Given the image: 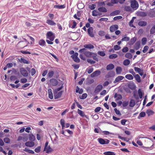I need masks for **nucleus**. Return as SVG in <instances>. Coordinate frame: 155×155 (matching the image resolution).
<instances>
[{"label":"nucleus","mask_w":155,"mask_h":155,"mask_svg":"<svg viewBox=\"0 0 155 155\" xmlns=\"http://www.w3.org/2000/svg\"><path fill=\"white\" fill-rule=\"evenodd\" d=\"M79 52L80 53H84V55L87 57L93 58L94 60L96 61L98 60V58H97V54L96 53L87 51L86 49L85 48L80 49L79 51Z\"/></svg>","instance_id":"1"},{"label":"nucleus","mask_w":155,"mask_h":155,"mask_svg":"<svg viewBox=\"0 0 155 155\" xmlns=\"http://www.w3.org/2000/svg\"><path fill=\"white\" fill-rule=\"evenodd\" d=\"M47 38L51 41H53L55 38L54 34L51 31H49L46 34Z\"/></svg>","instance_id":"2"},{"label":"nucleus","mask_w":155,"mask_h":155,"mask_svg":"<svg viewBox=\"0 0 155 155\" xmlns=\"http://www.w3.org/2000/svg\"><path fill=\"white\" fill-rule=\"evenodd\" d=\"M130 6L134 10H136L139 7V5L136 1L134 0L131 1Z\"/></svg>","instance_id":"3"},{"label":"nucleus","mask_w":155,"mask_h":155,"mask_svg":"<svg viewBox=\"0 0 155 155\" xmlns=\"http://www.w3.org/2000/svg\"><path fill=\"white\" fill-rule=\"evenodd\" d=\"M99 143L101 144H107L109 143L110 140L107 139H103L100 138L97 139Z\"/></svg>","instance_id":"4"},{"label":"nucleus","mask_w":155,"mask_h":155,"mask_svg":"<svg viewBox=\"0 0 155 155\" xmlns=\"http://www.w3.org/2000/svg\"><path fill=\"white\" fill-rule=\"evenodd\" d=\"M78 53L76 52L73 55H72L71 56V58H72L73 60L75 62L77 63H79L80 61V60L79 58L78 57Z\"/></svg>","instance_id":"5"},{"label":"nucleus","mask_w":155,"mask_h":155,"mask_svg":"<svg viewBox=\"0 0 155 155\" xmlns=\"http://www.w3.org/2000/svg\"><path fill=\"white\" fill-rule=\"evenodd\" d=\"M21 74L24 76L26 77L28 76V73L26 69L24 68H21L20 69Z\"/></svg>","instance_id":"6"},{"label":"nucleus","mask_w":155,"mask_h":155,"mask_svg":"<svg viewBox=\"0 0 155 155\" xmlns=\"http://www.w3.org/2000/svg\"><path fill=\"white\" fill-rule=\"evenodd\" d=\"M88 34L91 37L94 36V34L93 33V28L92 27H90L87 30Z\"/></svg>","instance_id":"7"},{"label":"nucleus","mask_w":155,"mask_h":155,"mask_svg":"<svg viewBox=\"0 0 155 155\" xmlns=\"http://www.w3.org/2000/svg\"><path fill=\"white\" fill-rule=\"evenodd\" d=\"M103 88V86L102 85H98L95 88L94 92L95 94H97L99 92H100Z\"/></svg>","instance_id":"8"},{"label":"nucleus","mask_w":155,"mask_h":155,"mask_svg":"<svg viewBox=\"0 0 155 155\" xmlns=\"http://www.w3.org/2000/svg\"><path fill=\"white\" fill-rule=\"evenodd\" d=\"M118 28V25H114L111 26L110 28V32H113L116 31Z\"/></svg>","instance_id":"9"},{"label":"nucleus","mask_w":155,"mask_h":155,"mask_svg":"<svg viewBox=\"0 0 155 155\" xmlns=\"http://www.w3.org/2000/svg\"><path fill=\"white\" fill-rule=\"evenodd\" d=\"M77 112L78 114L82 117H84L87 119H89L88 117L86 115H85L84 113L82 111L79 109H78Z\"/></svg>","instance_id":"10"},{"label":"nucleus","mask_w":155,"mask_h":155,"mask_svg":"<svg viewBox=\"0 0 155 155\" xmlns=\"http://www.w3.org/2000/svg\"><path fill=\"white\" fill-rule=\"evenodd\" d=\"M101 74V71L99 70H97L91 74V77L93 78L95 77L98 76Z\"/></svg>","instance_id":"11"},{"label":"nucleus","mask_w":155,"mask_h":155,"mask_svg":"<svg viewBox=\"0 0 155 155\" xmlns=\"http://www.w3.org/2000/svg\"><path fill=\"white\" fill-rule=\"evenodd\" d=\"M124 78V77L122 76H119L116 77L113 83L115 84L119 82L121 80H122Z\"/></svg>","instance_id":"12"},{"label":"nucleus","mask_w":155,"mask_h":155,"mask_svg":"<svg viewBox=\"0 0 155 155\" xmlns=\"http://www.w3.org/2000/svg\"><path fill=\"white\" fill-rule=\"evenodd\" d=\"M49 82L50 84L54 86H56L58 84V81L55 79H51L50 80Z\"/></svg>","instance_id":"13"},{"label":"nucleus","mask_w":155,"mask_h":155,"mask_svg":"<svg viewBox=\"0 0 155 155\" xmlns=\"http://www.w3.org/2000/svg\"><path fill=\"white\" fill-rule=\"evenodd\" d=\"M63 93V91H61L55 94L54 93V97L55 99H57L60 98L61 96Z\"/></svg>","instance_id":"14"},{"label":"nucleus","mask_w":155,"mask_h":155,"mask_svg":"<svg viewBox=\"0 0 155 155\" xmlns=\"http://www.w3.org/2000/svg\"><path fill=\"white\" fill-rule=\"evenodd\" d=\"M148 15L150 17L153 18L155 17V11L152 9L149 13Z\"/></svg>","instance_id":"15"},{"label":"nucleus","mask_w":155,"mask_h":155,"mask_svg":"<svg viewBox=\"0 0 155 155\" xmlns=\"http://www.w3.org/2000/svg\"><path fill=\"white\" fill-rule=\"evenodd\" d=\"M46 22L48 25L51 26L55 25L56 24V23L50 19H47Z\"/></svg>","instance_id":"16"},{"label":"nucleus","mask_w":155,"mask_h":155,"mask_svg":"<svg viewBox=\"0 0 155 155\" xmlns=\"http://www.w3.org/2000/svg\"><path fill=\"white\" fill-rule=\"evenodd\" d=\"M35 143L33 142L28 141L25 143L26 146L28 147H31L34 146Z\"/></svg>","instance_id":"17"},{"label":"nucleus","mask_w":155,"mask_h":155,"mask_svg":"<svg viewBox=\"0 0 155 155\" xmlns=\"http://www.w3.org/2000/svg\"><path fill=\"white\" fill-rule=\"evenodd\" d=\"M114 67V65L112 64H110L108 65L106 67V69L107 71H110L112 70Z\"/></svg>","instance_id":"18"},{"label":"nucleus","mask_w":155,"mask_h":155,"mask_svg":"<svg viewBox=\"0 0 155 155\" xmlns=\"http://www.w3.org/2000/svg\"><path fill=\"white\" fill-rule=\"evenodd\" d=\"M84 47L85 49L88 48L89 49H93L94 48V46L91 44H85L84 45Z\"/></svg>","instance_id":"19"},{"label":"nucleus","mask_w":155,"mask_h":155,"mask_svg":"<svg viewBox=\"0 0 155 155\" xmlns=\"http://www.w3.org/2000/svg\"><path fill=\"white\" fill-rule=\"evenodd\" d=\"M134 77L135 79L136 80V81L138 83H140L141 81L140 77L138 74H135V75L134 76Z\"/></svg>","instance_id":"20"},{"label":"nucleus","mask_w":155,"mask_h":155,"mask_svg":"<svg viewBox=\"0 0 155 155\" xmlns=\"http://www.w3.org/2000/svg\"><path fill=\"white\" fill-rule=\"evenodd\" d=\"M122 68L120 67H117L116 69V74H120L122 71Z\"/></svg>","instance_id":"21"},{"label":"nucleus","mask_w":155,"mask_h":155,"mask_svg":"<svg viewBox=\"0 0 155 155\" xmlns=\"http://www.w3.org/2000/svg\"><path fill=\"white\" fill-rule=\"evenodd\" d=\"M125 78L128 80H132L134 79V77L131 74H128L126 75Z\"/></svg>","instance_id":"22"},{"label":"nucleus","mask_w":155,"mask_h":155,"mask_svg":"<svg viewBox=\"0 0 155 155\" xmlns=\"http://www.w3.org/2000/svg\"><path fill=\"white\" fill-rule=\"evenodd\" d=\"M146 113L148 116L153 115L154 114V112L152 110L150 109L147 110L146 111Z\"/></svg>","instance_id":"23"},{"label":"nucleus","mask_w":155,"mask_h":155,"mask_svg":"<svg viewBox=\"0 0 155 155\" xmlns=\"http://www.w3.org/2000/svg\"><path fill=\"white\" fill-rule=\"evenodd\" d=\"M54 74V71H49L47 74V76L48 78H51L53 77Z\"/></svg>","instance_id":"24"},{"label":"nucleus","mask_w":155,"mask_h":155,"mask_svg":"<svg viewBox=\"0 0 155 155\" xmlns=\"http://www.w3.org/2000/svg\"><path fill=\"white\" fill-rule=\"evenodd\" d=\"M140 42L139 41H138L136 42L134 46V48L136 50L140 48Z\"/></svg>","instance_id":"25"},{"label":"nucleus","mask_w":155,"mask_h":155,"mask_svg":"<svg viewBox=\"0 0 155 155\" xmlns=\"http://www.w3.org/2000/svg\"><path fill=\"white\" fill-rule=\"evenodd\" d=\"M48 94L49 97L51 99H53V97L51 89H49L48 90Z\"/></svg>","instance_id":"26"},{"label":"nucleus","mask_w":155,"mask_h":155,"mask_svg":"<svg viewBox=\"0 0 155 155\" xmlns=\"http://www.w3.org/2000/svg\"><path fill=\"white\" fill-rule=\"evenodd\" d=\"M138 24L140 26H145L147 25V23L145 21H139Z\"/></svg>","instance_id":"27"},{"label":"nucleus","mask_w":155,"mask_h":155,"mask_svg":"<svg viewBox=\"0 0 155 155\" xmlns=\"http://www.w3.org/2000/svg\"><path fill=\"white\" fill-rule=\"evenodd\" d=\"M98 10L100 12H107V10L106 8L103 7H101L98 8Z\"/></svg>","instance_id":"28"},{"label":"nucleus","mask_w":155,"mask_h":155,"mask_svg":"<svg viewBox=\"0 0 155 155\" xmlns=\"http://www.w3.org/2000/svg\"><path fill=\"white\" fill-rule=\"evenodd\" d=\"M120 11L119 10H116L110 13V15L111 16H113L119 14Z\"/></svg>","instance_id":"29"},{"label":"nucleus","mask_w":155,"mask_h":155,"mask_svg":"<svg viewBox=\"0 0 155 155\" xmlns=\"http://www.w3.org/2000/svg\"><path fill=\"white\" fill-rule=\"evenodd\" d=\"M137 38L136 37H134L131 39L130 41L129 42V44L130 45H133L134 42L136 41Z\"/></svg>","instance_id":"30"},{"label":"nucleus","mask_w":155,"mask_h":155,"mask_svg":"<svg viewBox=\"0 0 155 155\" xmlns=\"http://www.w3.org/2000/svg\"><path fill=\"white\" fill-rule=\"evenodd\" d=\"M65 7V5H55L54 6V8L58 9H62L64 8Z\"/></svg>","instance_id":"31"},{"label":"nucleus","mask_w":155,"mask_h":155,"mask_svg":"<svg viewBox=\"0 0 155 155\" xmlns=\"http://www.w3.org/2000/svg\"><path fill=\"white\" fill-rule=\"evenodd\" d=\"M130 38L129 37L127 36L126 35L123 36L121 39L122 41H128L130 40Z\"/></svg>","instance_id":"32"},{"label":"nucleus","mask_w":155,"mask_h":155,"mask_svg":"<svg viewBox=\"0 0 155 155\" xmlns=\"http://www.w3.org/2000/svg\"><path fill=\"white\" fill-rule=\"evenodd\" d=\"M135 105V102L134 100L131 99L129 103V106L131 107H134Z\"/></svg>","instance_id":"33"},{"label":"nucleus","mask_w":155,"mask_h":155,"mask_svg":"<svg viewBox=\"0 0 155 155\" xmlns=\"http://www.w3.org/2000/svg\"><path fill=\"white\" fill-rule=\"evenodd\" d=\"M104 154L105 155H116L114 152L112 151L105 152H104Z\"/></svg>","instance_id":"34"},{"label":"nucleus","mask_w":155,"mask_h":155,"mask_svg":"<svg viewBox=\"0 0 155 155\" xmlns=\"http://www.w3.org/2000/svg\"><path fill=\"white\" fill-rule=\"evenodd\" d=\"M44 151H46V153H48L51 152L52 151V149L50 146H49L47 147H46V150L44 149Z\"/></svg>","instance_id":"35"},{"label":"nucleus","mask_w":155,"mask_h":155,"mask_svg":"<svg viewBox=\"0 0 155 155\" xmlns=\"http://www.w3.org/2000/svg\"><path fill=\"white\" fill-rule=\"evenodd\" d=\"M20 62L21 63H23L25 64H29L30 63V62L29 61H27L26 60L23 58H21Z\"/></svg>","instance_id":"36"},{"label":"nucleus","mask_w":155,"mask_h":155,"mask_svg":"<svg viewBox=\"0 0 155 155\" xmlns=\"http://www.w3.org/2000/svg\"><path fill=\"white\" fill-rule=\"evenodd\" d=\"M23 150L25 151L28 152L29 153L31 154H34L35 153L32 150L28 149L27 148H25Z\"/></svg>","instance_id":"37"},{"label":"nucleus","mask_w":155,"mask_h":155,"mask_svg":"<svg viewBox=\"0 0 155 155\" xmlns=\"http://www.w3.org/2000/svg\"><path fill=\"white\" fill-rule=\"evenodd\" d=\"M45 41L43 39L40 40L39 41V45L42 46H45Z\"/></svg>","instance_id":"38"},{"label":"nucleus","mask_w":155,"mask_h":155,"mask_svg":"<svg viewBox=\"0 0 155 155\" xmlns=\"http://www.w3.org/2000/svg\"><path fill=\"white\" fill-rule=\"evenodd\" d=\"M135 85L134 83H130L128 84V87L131 90H133L135 87Z\"/></svg>","instance_id":"39"},{"label":"nucleus","mask_w":155,"mask_h":155,"mask_svg":"<svg viewBox=\"0 0 155 155\" xmlns=\"http://www.w3.org/2000/svg\"><path fill=\"white\" fill-rule=\"evenodd\" d=\"M138 92L140 98V99L142 98L143 92L141 91V90L140 89L138 90Z\"/></svg>","instance_id":"40"},{"label":"nucleus","mask_w":155,"mask_h":155,"mask_svg":"<svg viewBox=\"0 0 155 155\" xmlns=\"http://www.w3.org/2000/svg\"><path fill=\"white\" fill-rule=\"evenodd\" d=\"M132 8L130 6H126L124 7V10L127 12H131L132 11Z\"/></svg>","instance_id":"41"},{"label":"nucleus","mask_w":155,"mask_h":155,"mask_svg":"<svg viewBox=\"0 0 155 155\" xmlns=\"http://www.w3.org/2000/svg\"><path fill=\"white\" fill-rule=\"evenodd\" d=\"M92 15L94 16H97L98 15H100L98 11L96 10H94L92 11Z\"/></svg>","instance_id":"42"},{"label":"nucleus","mask_w":155,"mask_h":155,"mask_svg":"<svg viewBox=\"0 0 155 155\" xmlns=\"http://www.w3.org/2000/svg\"><path fill=\"white\" fill-rule=\"evenodd\" d=\"M130 61L129 59H125L123 61V64L125 66H127L130 64Z\"/></svg>","instance_id":"43"},{"label":"nucleus","mask_w":155,"mask_h":155,"mask_svg":"<svg viewBox=\"0 0 155 155\" xmlns=\"http://www.w3.org/2000/svg\"><path fill=\"white\" fill-rule=\"evenodd\" d=\"M135 18H136L135 17H134L132 18L131 20V21H130V23H129V25L131 27H133L135 28V27L134 26V25H133V22L134 21V19H135Z\"/></svg>","instance_id":"44"},{"label":"nucleus","mask_w":155,"mask_h":155,"mask_svg":"<svg viewBox=\"0 0 155 155\" xmlns=\"http://www.w3.org/2000/svg\"><path fill=\"white\" fill-rule=\"evenodd\" d=\"M125 57L128 59H131L132 57L131 54L130 53H127L125 56Z\"/></svg>","instance_id":"45"},{"label":"nucleus","mask_w":155,"mask_h":155,"mask_svg":"<svg viewBox=\"0 0 155 155\" xmlns=\"http://www.w3.org/2000/svg\"><path fill=\"white\" fill-rule=\"evenodd\" d=\"M117 55L116 54H113L110 55L109 56V58L110 59H113L117 58Z\"/></svg>","instance_id":"46"},{"label":"nucleus","mask_w":155,"mask_h":155,"mask_svg":"<svg viewBox=\"0 0 155 155\" xmlns=\"http://www.w3.org/2000/svg\"><path fill=\"white\" fill-rule=\"evenodd\" d=\"M114 97L116 98V99L117 100H120L122 99V96L121 94H115L114 95Z\"/></svg>","instance_id":"47"},{"label":"nucleus","mask_w":155,"mask_h":155,"mask_svg":"<svg viewBox=\"0 0 155 155\" xmlns=\"http://www.w3.org/2000/svg\"><path fill=\"white\" fill-rule=\"evenodd\" d=\"M97 54L102 57L104 56L105 55V54L104 51H99L97 52Z\"/></svg>","instance_id":"48"},{"label":"nucleus","mask_w":155,"mask_h":155,"mask_svg":"<svg viewBox=\"0 0 155 155\" xmlns=\"http://www.w3.org/2000/svg\"><path fill=\"white\" fill-rule=\"evenodd\" d=\"M134 71L137 72L139 73L140 71H143V70L139 68L136 67H134Z\"/></svg>","instance_id":"49"},{"label":"nucleus","mask_w":155,"mask_h":155,"mask_svg":"<svg viewBox=\"0 0 155 155\" xmlns=\"http://www.w3.org/2000/svg\"><path fill=\"white\" fill-rule=\"evenodd\" d=\"M35 139V137L33 134H31L29 135V139L30 140L34 141Z\"/></svg>","instance_id":"50"},{"label":"nucleus","mask_w":155,"mask_h":155,"mask_svg":"<svg viewBox=\"0 0 155 155\" xmlns=\"http://www.w3.org/2000/svg\"><path fill=\"white\" fill-rule=\"evenodd\" d=\"M114 110L116 113V114L119 116H121V114L120 112V111L117 110V108H115L114 109Z\"/></svg>","instance_id":"51"},{"label":"nucleus","mask_w":155,"mask_h":155,"mask_svg":"<svg viewBox=\"0 0 155 155\" xmlns=\"http://www.w3.org/2000/svg\"><path fill=\"white\" fill-rule=\"evenodd\" d=\"M4 142L7 143H9L10 142V139L8 137H6L4 139Z\"/></svg>","instance_id":"52"},{"label":"nucleus","mask_w":155,"mask_h":155,"mask_svg":"<svg viewBox=\"0 0 155 155\" xmlns=\"http://www.w3.org/2000/svg\"><path fill=\"white\" fill-rule=\"evenodd\" d=\"M93 70L94 69L93 68H88L87 69L86 71L87 72L88 74H90L93 71Z\"/></svg>","instance_id":"53"},{"label":"nucleus","mask_w":155,"mask_h":155,"mask_svg":"<svg viewBox=\"0 0 155 155\" xmlns=\"http://www.w3.org/2000/svg\"><path fill=\"white\" fill-rule=\"evenodd\" d=\"M87 96V94L86 93L83 94L80 97L81 99H84L86 98Z\"/></svg>","instance_id":"54"},{"label":"nucleus","mask_w":155,"mask_h":155,"mask_svg":"<svg viewBox=\"0 0 155 155\" xmlns=\"http://www.w3.org/2000/svg\"><path fill=\"white\" fill-rule=\"evenodd\" d=\"M147 38H142L141 41L143 45H145L147 42Z\"/></svg>","instance_id":"55"},{"label":"nucleus","mask_w":155,"mask_h":155,"mask_svg":"<svg viewBox=\"0 0 155 155\" xmlns=\"http://www.w3.org/2000/svg\"><path fill=\"white\" fill-rule=\"evenodd\" d=\"M87 62L91 64H94L95 63V61H94L90 59H87Z\"/></svg>","instance_id":"56"},{"label":"nucleus","mask_w":155,"mask_h":155,"mask_svg":"<svg viewBox=\"0 0 155 155\" xmlns=\"http://www.w3.org/2000/svg\"><path fill=\"white\" fill-rule=\"evenodd\" d=\"M30 73L32 76L34 75L36 73L35 70L34 68H32L30 71Z\"/></svg>","instance_id":"57"},{"label":"nucleus","mask_w":155,"mask_h":155,"mask_svg":"<svg viewBox=\"0 0 155 155\" xmlns=\"http://www.w3.org/2000/svg\"><path fill=\"white\" fill-rule=\"evenodd\" d=\"M99 35L101 36H103L105 35V33L103 31H100L98 32Z\"/></svg>","instance_id":"58"},{"label":"nucleus","mask_w":155,"mask_h":155,"mask_svg":"<svg viewBox=\"0 0 155 155\" xmlns=\"http://www.w3.org/2000/svg\"><path fill=\"white\" fill-rule=\"evenodd\" d=\"M96 5L95 4H93L89 6V8L91 10H93L96 7Z\"/></svg>","instance_id":"59"},{"label":"nucleus","mask_w":155,"mask_h":155,"mask_svg":"<svg viewBox=\"0 0 155 155\" xmlns=\"http://www.w3.org/2000/svg\"><path fill=\"white\" fill-rule=\"evenodd\" d=\"M148 48L149 47L147 46H144L142 51L143 52V53H145L148 50Z\"/></svg>","instance_id":"60"},{"label":"nucleus","mask_w":155,"mask_h":155,"mask_svg":"<svg viewBox=\"0 0 155 155\" xmlns=\"http://www.w3.org/2000/svg\"><path fill=\"white\" fill-rule=\"evenodd\" d=\"M114 49L115 50H118L120 49V47L118 45H116L114 46Z\"/></svg>","instance_id":"61"},{"label":"nucleus","mask_w":155,"mask_h":155,"mask_svg":"<svg viewBox=\"0 0 155 155\" xmlns=\"http://www.w3.org/2000/svg\"><path fill=\"white\" fill-rule=\"evenodd\" d=\"M150 33L151 34H153L155 32V25H154L151 28L150 30Z\"/></svg>","instance_id":"62"},{"label":"nucleus","mask_w":155,"mask_h":155,"mask_svg":"<svg viewBox=\"0 0 155 155\" xmlns=\"http://www.w3.org/2000/svg\"><path fill=\"white\" fill-rule=\"evenodd\" d=\"M129 104V102L127 101H124L122 103L123 106L124 107L127 106Z\"/></svg>","instance_id":"63"},{"label":"nucleus","mask_w":155,"mask_h":155,"mask_svg":"<svg viewBox=\"0 0 155 155\" xmlns=\"http://www.w3.org/2000/svg\"><path fill=\"white\" fill-rule=\"evenodd\" d=\"M129 72L132 74L133 76L135 75V73L134 71V70L133 69H130L129 70Z\"/></svg>","instance_id":"64"}]
</instances>
